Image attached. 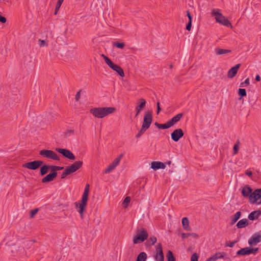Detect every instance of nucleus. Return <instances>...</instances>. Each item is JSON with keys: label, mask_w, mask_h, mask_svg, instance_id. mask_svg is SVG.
Listing matches in <instances>:
<instances>
[{"label": "nucleus", "mask_w": 261, "mask_h": 261, "mask_svg": "<svg viewBox=\"0 0 261 261\" xmlns=\"http://www.w3.org/2000/svg\"><path fill=\"white\" fill-rule=\"evenodd\" d=\"M220 11V10L218 9H214L212 11V15L215 16L216 22L225 26L231 27L230 21Z\"/></svg>", "instance_id": "nucleus-1"}, {"label": "nucleus", "mask_w": 261, "mask_h": 261, "mask_svg": "<svg viewBox=\"0 0 261 261\" xmlns=\"http://www.w3.org/2000/svg\"><path fill=\"white\" fill-rule=\"evenodd\" d=\"M83 162L81 161H76L69 166H67L61 174V179L65 178L67 175L73 173L81 168Z\"/></svg>", "instance_id": "nucleus-2"}, {"label": "nucleus", "mask_w": 261, "mask_h": 261, "mask_svg": "<svg viewBox=\"0 0 261 261\" xmlns=\"http://www.w3.org/2000/svg\"><path fill=\"white\" fill-rule=\"evenodd\" d=\"M89 193V185L87 184L86 187L85 188V190L82 196L81 203L79 205V210L78 211L79 213L80 214L81 217H83V212L86 209V207L87 203V201L88 199V194Z\"/></svg>", "instance_id": "nucleus-3"}, {"label": "nucleus", "mask_w": 261, "mask_h": 261, "mask_svg": "<svg viewBox=\"0 0 261 261\" xmlns=\"http://www.w3.org/2000/svg\"><path fill=\"white\" fill-rule=\"evenodd\" d=\"M39 155L43 158L51 159L55 161H60L59 156L53 150L43 149L39 151Z\"/></svg>", "instance_id": "nucleus-4"}, {"label": "nucleus", "mask_w": 261, "mask_h": 261, "mask_svg": "<svg viewBox=\"0 0 261 261\" xmlns=\"http://www.w3.org/2000/svg\"><path fill=\"white\" fill-rule=\"evenodd\" d=\"M148 237L147 230L145 228H142L139 232L134 238L133 243L139 244L144 242Z\"/></svg>", "instance_id": "nucleus-5"}, {"label": "nucleus", "mask_w": 261, "mask_h": 261, "mask_svg": "<svg viewBox=\"0 0 261 261\" xmlns=\"http://www.w3.org/2000/svg\"><path fill=\"white\" fill-rule=\"evenodd\" d=\"M43 164V161L40 160H36L26 163L22 165V167L29 169L35 170L39 168Z\"/></svg>", "instance_id": "nucleus-6"}, {"label": "nucleus", "mask_w": 261, "mask_h": 261, "mask_svg": "<svg viewBox=\"0 0 261 261\" xmlns=\"http://www.w3.org/2000/svg\"><path fill=\"white\" fill-rule=\"evenodd\" d=\"M116 111L114 107L99 108V118H102Z\"/></svg>", "instance_id": "nucleus-7"}, {"label": "nucleus", "mask_w": 261, "mask_h": 261, "mask_svg": "<svg viewBox=\"0 0 261 261\" xmlns=\"http://www.w3.org/2000/svg\"><path fill=\"white\" fill-rule=\"evenodd\" d=\"M155 261H164V256L161 243H159L156 246L155 254L154 256Z\"/></svg>", "instance_id": "nucleus-8"}, {"label": "nucleus", "mask_w": 261, "mask_h": 261, "mask_svg": "<svg viewBox=\"0 0 261 261\" xmlns=\"http://www.w3.org/2000/svg\"><path fill=\"white\" fill-rule=\"evenodd\" d=\"M152 112L148 110L145 114L142 125L144 127H147L148 128L152 122Z\"/></svg>", "instance_id": "nucleus-9"}, {"label": "nucleus", "mask_w": 261, "mask_h": 261, "mask_svg": "<svg viewBox=\"0 0 261 261\" xmlns=\"http://www.w3.org/2000/svg\"><path fill=\"white\" fill-rule=\"evenodd\" d=\"M56 150L62 154L65 158L71 160H74L75 159V155L69 150L63 148H56Z\"/></svg>", "instance_id": "nucleus-10"}, {"label": "nucleus", "mask_w": 261, "mask_h": 261, "mask_svg": "<svg viewBox=\"0 0 261 261\" xmlns=\"http://www.w3.org/2000/svg\"><path fill=\"white\" fill-rule=\"evenodd\" d=\"M261 198V188L255 190L249 196V201L251 203H255Z\"/></svg>", "instance_id": "nucleus-11"}, {"label": "nucleus", "mask_w": 261, "mask_h": 261, "mask_svg": "<svg viewBox=\"0 0 261 261\" xmlns=\"http://www.w3.org/2000/svg\"><path fill=\"white\" fill-rule=\"evenodd\" d=\"M184 135V133L181 128L175 129L171 135L172 139L175 141L177 142Z\"/></svg>", "instance_id": "nucleus-12"}, {"label": "nucleus", "mask_w": 261, "mask_h": 261, "mask_svg": "<svg viewBox=\"0 0 261 261\" xmlns=\"http://www.w3.org/2000/svg\"><path fill=\"white\" fill-rule=\"evenodd\" d=\"M139 104L135 107L136 115L135 117H137L140 114V112L145 107L146 101L144 98H140L138 100Z\"/></svg>", "instance_id": "nucleus-13"}, {"label": "nucleus", "mask_w": 261, "mask_h": 261, "mask_svg": "<svg viewBox=\"0 0 261 261\" xmlns=\"http://www.w3.org/2000/svg\"><path fill=\"white\" fill-rule=\"evenodd\" d=\"M261 242V234L259 232L254 233L249 240L250 245H255Z\"/></svg>", "instance_id": "nucleus-14"}, {"label": "nucleus", "mask_w": 261, "mask_h": 261, "mask_svg": "<svg viewBox=\"0 0 261 261\" xmlns=\"http://www.w3.org/2000/svg\"><path fill=\"white\" fill-rule=\"evenodd\" d=\"M241 66V64H238L234 67L231 68L228 71L227 77L232 79L237 74L239 68Z\"/></svg>", "instance_id": "nucleus-15"}, {"label": "nucleus", "mask_w": 261, "mask_h": 261, "mask_svg": "<svg viewBox=\"0 0 261 261\" xmlns=\"http://www.w3.org/2000/svg\"><path fill=\"white\" fill-rule=\"evenodd\" d=\"M182 113H179L174 117H173L169 121H168V123H169L170 124V127L173 126L176 122L179 121L180 120V119L182 117Z\"/></svg>", "instance_id": "nucleus-16"}, {"label": "nucleus", "mask_w": 261, "mask_h": 261, "mask_svg": "<svg viewBox=\"0 0 261 261\" xmlns=\"http://www.w3.org/2000/svg\"><path fill=\"white\" fill-rule=\"evenodd\" d=\"M252 192V190L250 187L248 185H246L242 190L241 193L242 195L245 197H247L250 196Z\"/></svg>", "instance_id": "nucleus-17"}, {"label": "nucleus", "mask_w": 261, "mask_h": 261, "mask_svg": "<svg viewBox=\"0 0 261 261\" xmlns=\"http://www.w3.org/2000/svg\"><path fill=\"white\" fill-rule=\"evenodd\" d=\"M261 215V211H255L252 212L248 216V219L250 220L253 221L254 220L257 219L259 216Z\"/></svg>", "instance_id": "nucleus-18"}, {"label": "nucleus", "mask_w": 261, "mask_h": 261, "mask_svg": "<svg viewBox=\"0 0 261 261\" xmlns=\"http://www.w3.org/2000/svg\"><path fill=\"white\" fill-rule=\"evenodd\" d=\"M112 69H113L114 71H115L117 72V73L121 76V77H124V72L123 71V69L119 66L114 64L112 68H111Z\"/></svg>", "instance_id": "nucleus-19"}, {"label": "nucleus", "mask_w": 261, "mask_h": 261, "mask_svg": "<svg viewBox=\"0 0 261 261\" xmlns=\"http://www.w3.org/2000/svg\"><path fill=\"white\" fill-rule=\"evenodd\" d=\"M249 224L248 220L247 219H243L240 220L237 224L238 228L241 229L245 227Z\"/></svg>", "instance_id": "nucleus-20"}, {"label": "nucleus", "mask_w": 261, "mask_h": 261, "mask_svg": "<svg viewBox=\"0 0 261 261\" xmlns=\"http://www.w3.org/2000/svg\"><path fill=\"white\" fill-rule=\"evenodd\" d=\"M182 224L184 230L187 231L191 230V227L189 226V221L188 218L184 217L182 218Z\"/></svg>", "instance_id": "nucleus-21"}, {"label": "nucleus", "mask_w": 261, "mask_h": 261, "mask_svg": "<svg viewBox=\"0 0 261 261\" xmlns=\"http://www.w3.org/2000/svg\"><path fill=\"white\" fill-rule=\"evenodd\" d=\"M56 177L54 176V174L49 173L46 176L42 179V183H46L52 181Z\"/></svg>", "instance_id": "nucleus-22"}, {"label": "nucleus", "mask_w": 261, "mask_h": 261, "mask_svg": "<svg viewBox=\"0 0 261 261\" xmlns=\"http://www.w3.org/2000/svg\"><path fill=\"white\" fill-rule=\"evenodd\" d=\"M250 254V247H245L242 248L237 252V254L238 255H245Z\"/></svg>", "instance_id": "nucleus-23"}, {"label": "nucleus", "mask_w": 261, "mask_h": 261, "mask_svg": "<svg viewBox=\"0 0 261 261\" xmlns=\"http://www.w3.org/2000/svg\"><path fill=\"white\" fill-rule=\"evenodd\" d=\"M241 215V212H237L234 215H233L231 217V222L230 223V225H232L234 224L240 218Z\"/></svg>", "instance_id": "nucleus-24"}, {"label": "nucleus", "mask_w": 261, "mask_h": 261, "mask_svg": "<svg viewBox=\"0 0 261 261\" xmlns=\"http://www.w3.org/2000/svg\"><path fill=\"white\" fill-rule=\"evenodd\" d=\"M231 51V50L230 49H222L220 48H217L215 49V52L217 55L230 53Z\"/></svg>", "instance_id": "nucleus-25"}, {"label": "nucleus", "mask_w": 261, "mask_h": 261, "mask_svg": "<svg viewBox=\"0 0 261 261\" xmlns=\"http://www.w3.org/2000/svg\"><path fill=\"white\" fill-rule=\"evenodd\" d=\"M147 258V254L145 252H141L138 255L136 261H146Z\"/></svg>", "instance_id": "nucleus-26"}, {"label": "nucleus", "mask_w": 261, "mask_h": 261, "mask_svg": "<svg viewBox=\"0 0 261 261\" xmlns=\"http://www.w3.org/2000/svg\"><path fill=\"white\" fill-rule=\"evenodd\" d=\"M156 241L157 239L155 236H150L149 238L147 240L146 243V245L148 246H153L156 242Z\"/></svg>", "instance_id": "nucleus-27"}, {"label": "nucleus", "mask_w": 261, "mask_h": 261, "mask_svg": "<svg viewBox=\"0 0 261 261\" xmlns=\"http://www.w3.org/2000/svg\"><path fill=\"white\" fill-rule=\"evenodd\" d=\"M49 169V165H47L46 164L43 165L40 168V174L42 176L44 175L45 174H46L47 173Z\"/></svg>", "instance_id": "nucleus-28"}, {"label": "nucleus", "mask_w": 261, "mask_h": 261, "mask_svg": "<svg viewBox=\"0 0 261 261\" xmlns=\"http://www.w3.org/2000/svg\"><path fill=\"white\" fill-rule=\"evenodd\" d=\"M154 125L160 129H167L170 127L169 123L167 122L165 124H160L158 122H155Z\"/></svg>", "instance_id": "nucleus-29"}, {"label": "nucleus", "mask_w": 261, "mask_h": 261, "mask_svg": "<svg viewBox=\"0 0 261 261\" xmlns=\"http://www.w3.org/2000/svg\"><path fill=\"white\" fill-rule=\"evenodd\" d=\"M160 162L159 161H153L151 164V168L154 170H158L160 169Z\"/></svg>", "instance_id": "nucleus-30"}, {"label": "nucleus", "mask_w": 261, "mask_h": 261, "mask_svg": "<svg viewBox=\"0 0 261 261\" xmlns=\"http://www.w3.org/2000/svg\"><path fill=\"white\" fill-rule=\"evenodd\" d=\"M166 257L167 261H175V258L173 256L172 252L170 250L168 251Z\"/></svg>", "instance_id": "nucleus-31"}, {"label": "nucleus", "mask_w": 261, "mask_h": 261, "mask_svg": "<svg viewBox=\"0 0 261 261\" xmlns=\"http://www.w3.org/2000/svg\"><path fill=\"white\" fill-rule=\"evenodd\" d=\"M123 156V154H120L118 157L116 158L114 160V161L111 163V164L113 166H114V167L116 168V167L119 164L120 161L121 160V159H122Z\"/></svg>", "instance_id": "nucleus-32"}, {"label": "nucleus", "mask_w": 261, "mask_h": 261, "mask_svg": "<svg viewBox=\"0 0 261 261\" xmlns=\"http://www.w3.org/2000/svg\"><path fill=\"white\" fill-rule=\"evenodd\" d=\"M148 129L147 127H144L142 125L140 130L139 131L138 133L136 135L135 137L137 139L140 138Z\"/></svg>", "instance_id": "nucleus-33"}, {"label": "nucleus", "mask_w": 261, "mask_h": 261, "mask_svg": "<svg viewBox=\"0 0 261 261\" xmlns=\"http://www.w3.org/2000/svg\"><path fill=\"white\" fill-rule=\"evenodd\" d=\"M238 94L240 96V99H241L242 97L245 96L246 95V91L245 89L240 88L238 90Z\"/></svg>", "instance_id": "nucleus-34"}, {"label": "nucleus", "mask_w": 261, "mask_h": 261, "mask_svg": "<svg viewBox=\"0 0 261 261\" xmlns=\"http://www.w3.org/2000/svg\"><path fill=\"white\" fill-rule=\"evenodd\" d=\"M130 197L127 196V197H125L123 202V203H122L123 207H124V208L127 207L128 204L130 202Z\"/></svg>", "instance_id": "nucleus-35"}, {"label": "nucleus", "mask_w": 261, "mask_h": 261, "mask_svg": "<svg viewBox=\"0 0 261 261\" xmlns=\"http://www.w3.org/2000/svg\"><path fill=\"white\" fill-rule=\"evenodd\" d=\"M105 61L107 64L110 67L112 68L113 66L115 64L108 57H105Z\"/></svg>", "instance_id": "nucleus-36"}, {"label": "nucleus", "mask_w": 261, "mask_h": 261, "mask_svg": "<svg viewBox=\"0 0 261 261\" xmlns=\"http://www.w3.org/2000/svg\"><path fill=\"white\" fill-rule=\"evenodd\" d=\"M105 61L107 64L110 67L112 68L113 66L115 64L108 57H105Z\"/></svg>", "instance_id": "nucleus-37"}, {"label": "nucleus", "mask_w": 261, "mask_h": 261, "mask_svg": "<svg viewBox=\"0 0 261 261\" xmlns=\"http://www.w3.org/2000/svg\"><path fill=\"white\" fill-rule=\"evenodd\" d=\"M105 61L107 64L110 67L112 68L113 66L115 64L108 57H105Z\"/></svg>", "instance_id": "nucleus-38"}, {"label": "nucleus", "mask_w": 261, "mask_h": 261, "mask_svg": "<svg viewBox=\"0 0 261 261\" xmlns=\"http://www.w3.org/2000/svg\"><path fill=\"white\" fill-rule=\"evenodd\" d=\"M105 61L107 64L110 67L112 68L113 66L115 64L108 57H105Z\"/></svg>", "instance_id": "nucleus-39"}, {"label": "nucleus", "mask_w": 261, "mask_h": 261, "mask_svg": "<svg viewBox=\"0 0 261 261\" xmlns=\"http://www.w3.org/2000/svg\"><path fill=\"white\" fill-rule=\"evenodd\" d=\"M240 143V142L239 140H238L237 143L234 144V145L233 146V154H236L238 153V150L239 149Z\"/></svg>", "instance_id": "nucleus-40"}, {"label": "nucleus", "mask_w": 261, "mask_h": 261, "mask_svg": "<svg viewBox=\"0 0 261 261\" xmlns=\"http://www.w3.org/2000/svg\"><path fill=\"white\" fill-rule=\"evenodd\" d=\"M49 169H50L51 170V172L50 173L51 174H54V176L57 177L58 173L57 170L56 169V168H55V166L53 165H49Z\"/></svg>", "instance_id": "nucleus-41"}, {"label": "nucleus", "mask_w": 261, "mask_h": 261, "mask_svg": "<svg viewBox=\"0 0 261 261\" xmlns=\"http://www.w3.org/2000/svg\"><path fill=\"white\" fill-rule=\"evenodd\" d=\"M39 211V208H35L30 211V218H33L36 215V214Z\"/></svg>", "instance_id": "nucleus-42"}, {"label": "nucleus", "mask_w": 261, "mask_h": 261, "mask_svg": "<svg viewBox=\"0 0 261 261\" xmlns=\"http://www.w3.org/2000/svg\"><path fill=\"white\" fill-rule=\"evenodd\" d=\"M113 45L115 47H116L117 48H123L124 47V43L123 42L120 43V42H116L114 43Z\"/></svg>", "instance_id": "nucleus-43"}, {"label": "nucleus", "mask_w": 261, "mask_h": 261, "mask_svg": "<svg viewBox=\"0 0 261 261\" xmlns=\"http://www.w3.org/2000/svg\"><path fill=\"white\" fill-rule=\"evenodd\" d=\"M97 40H98L97 39V37H95L94 38L92 39V40L91 45L94 48H96L97 46V43H98Z\"/></svg>", "instance_id": "nucleus-44"}, {"label": "nucleus", "mask_w": 261, "mask_h": 261, "mask_svg": "<svg viewBox=\"0 0 261 261\" xmlns=\"http://www.w3.org/2000/svg\"><path fill=\"white\" fill-rule=\"evenodd\" d=\"M115 168L114 167V166H113L111 164L105 170V173H110L113 170H114Z\"/></svg>", "instance_id": "nucleus-45"}, {"label": "nucleus", "mask_w": 261, "mask_h": 261, "mask_svg": "<svg viewBox=\"0 0 261 261\" xmlns=\"http://www.w3.org/2000/svg\"><path fill=\"white\" fill-rule=\"evenodd\" d=\"M199 258V255L197 253H193L191 257V261H198Z\"/></svg>", "instance_id": "nucleus-46"}, {"label": "nucleus", "mask_w": 261, "mask_h": 261, "mask_svg": "<svg viewBox=\"0 0 261 261\" xmlns=\"http://www.w3.org/2000/svg\"><path fill=\"white\" fill-rule=\"evenodd\" d=\"M90 112L96 117H98V108H95L90 110Z\"/></svg>", "instance_id": "nucleus-47"}, {"label": "nucleus", "mask_w": 261, "mask_h": 261, "mask_svg": "<svg viewBox=\"0 0 261 261\" xmlns=\"http://www.w3.org/2000/svg\"><path fill=\"white\" fill-rule=\"evenodd\" d=\"M82 92L81 90H80L76 94L75 96V100L76 101H78L81 97V93Z\"/></svg>", "instance_id": "nucleus-48"}, {"label": "nucleus", "mask_w": 261, "mask_h": 261, "mask_svg": "<svg viewBox=\"0 0 261 261\" xmlns=\"http://www.w3.org/2000/svg\"><path fill=\"white\" fill-rule=\"evenodd\" d=\"M249 84V79H247L244 82L241 83L240 87H244L245 86H247Z\"/></svg>", "instance_id": "nucleus-49"}, {"label": "nucleus", "mask_w": 261, "mask_h": 261, "mask_svg": "<svg viewBox=\"0 0 261 261\" xmlns=\"http://www.w3.org/2000/svg\"><path fill=\"white\" fill-rule=\"evenodd\" d=\"M220 254H221V253H216L213 256H212V257H210L208 259H207L206 260V261H210L211 259H213V260L216 259L217 258H215V257H219V255Z\"/></svg>", "instance_id": "nucleus-50"}, {"label": "nucleus", "mask_w": 261, "mask_h": 261, "mask_svg": "<svg viewBox=\"0 0 261 261\" xmlns=\"http://www.w3.org/2000/svg\"><path fill=\"white\" fill-rule=\"evenodd\" d=\"M258 251V248H250V254H255V253H256Z\"/></svg>", "instance_id": "nucleus-51"}, {"label": "nucleus", "mask_w": 261, "mask_h": 261, "mask_svg": "<svg viewBox=\"0 0 261 261\" xmlns=\"http://www.w3.org/2000/svg\"><path fill=\"white\" fill-rule=\"evenodd\" d=\"M192 27V21H189L187 26H186V30L188 31H190Z\"/></svg>", "instance_id": "nucleus-52"}, {"label": "nucleus", "mask_w": 261, "mask_h": 261, "mask_svg": "<svg viewBox=\"0 0 261 261\" xmlns=\"http://www.w3.org/2000/svg\"><path fill=\"white\" fill-rule=\"evenodd\" d=\"M190 236H191V233H182L181 234V237L183 239L188 238Z\"/></svg>", "instance_id": "nucleus-53"}, {"label": "nucleus", "mask_w": 261, "mask_h": 261, "mask_svg": "<svg viewBox=\"0 0 261 261\" xmlns=\"http://www.w3.org/2000/svg\"><path fill=\"white\" fill-rule=\"evenodd\" d=\"M7 21L6 17L0 15V22L2 23H5Z\"/></svg>", "instance_id": "nucleus-54"}, {"label": "nucleus", "mask_w": 261, "mask_h": 261, "mask_svg": "<svg viewBox=\"0 0 261 261\" xmlns=\"http://www.w3.org/2000/svg\"><path fill=\"white\" fill-rule=\"evenodd\" d=\"M237 243V241L230 242L229 244H226L225 246H229L230 247H233L234 244Z\"/></svg>", "instance_id": "nucleus-55"}, {"label": "nucleus", "mask_w": 261, "mask_h": 261, "mask_svg": "<svg viewBox=\"0 0 261 261\" xmlns=\"http://www.w3.org/2000/svg\"><path fill=\"white\" fill-rule=\"evenodd\" d=\"M187 16H188V17L189 19V21H192V17L190 13L189 10L187 11Z\"/></svg>", "instance_id": "nucleus-56"}, {"label": "nucleus", "mask_w": 261, "mask_h": 261, "mask_svg": "<svg viewBox=\"0 0 261 261\" xmlns=\"http://www.w3.org/2000/svg\"><path fill=\"white\" fill-rule=\"evenodd\" d=\"M61 5H59L57 3L56 7L55 10V14L56 15L60 8Z\"/></svg>", "instance_id": "nucleus-57"}, {"label": "nucleus", "mask_w": 261, "mask_h": 261, "mask_svg": "<svg viewBox=\"0 0 261 261\" xmlns=\"http://www.w3.org/2000/svg\"><path fill=\"white\" fill-rule=\"evenodd\" d=\"M245 174L249 177H251L252 176V172L251 171L247 170L245 171Z\"/></svg>", "instance_id": "nucleus-58"}, {"label": "nucleus", "mask_w": 261, "mask_h": 261, "mask_svg": "<svg viewBox=\"0 0 261 261\" xmlns=\"http://www.w3.org/2000/svg\"><path fill=\"white\" fill-rule=\"evenodd\" d=\"M39 42H40V43H39V45H40V46H44V45H45V41H44V40L39 39Z\"/></svg>", "instance_id": "nucleus-59"}, {"label": "nucleus", "mask_w": 261, "mask_h": 261, "mask_svg": "<svg viewBox=\"0 0 261 261\" xmlns=\"http://www.w3.org/2000/svg\"><path fill=\"white\" fill-rule=\"evenodd\" d=\"M156 105H157V114H158L161 111V109L160 108V102H158Z\"/></svg>", "instance_id": "nucleus-60"}, {"label": "nucleus", "mask_w": 261, "mask_h": 261, "mask_svg": "<svg viewBox=\"0 0 261 261\" xmlns=\"http://www.w3.org/2000/svg\"><path fill=\"white\" fill-rule=\"evenodd\" d=\"M219 255H220L219 256V257H215V258H220L224 257V256L225 255V253L222 252V253H221V254Z\"/></svg>", "instance_id": "nucleus-61"}, {"label": "nucleus", "mask_w": 261, "mask_h": 261, "mask_svg": "<svg viewBox=\"0 0 261 261\" xmlns=\"http://www.w3.org/2000/svg\"><path fill=\"white\" fill-rule=\"evenodd\" d=\"M165 167H166L165 163H163L160 162V169H164L165 168Z\"/></svg>", "instance_id": "nucleus-62"}, {"label": "nucleus", "mask_w": 261, "mask_h": 261, "mask_svg": "<svg viewBox=\"0 0 261 261\" xmlns=\"http://www.w3.org/2000/svg\"><path fill=\"white\" fill-rule=\"evenodd\" d=\"M55 166V168H56L57 171L61 170L64 169L63 167H60V166Z\"/></svg>", "instance_id": "nucleus-63"}, {"label": "nucleus", "mask_w": 261, "mask_h": 261, "mask_svg": "<svg viewBox=\"0 0 261 261\" xmlns=\"http://www.w3.org/2000/svg\"><path fill=\"white\" fill-rule=\"evenodd\" d=\"M191 236H192L193 238H197L198 237V234L196 233H191Z\"/></svg>", "instance_id": "nucleus-64"}]
</instances>
